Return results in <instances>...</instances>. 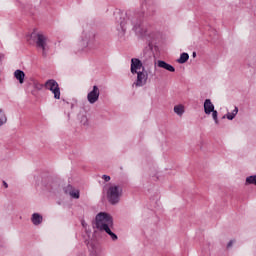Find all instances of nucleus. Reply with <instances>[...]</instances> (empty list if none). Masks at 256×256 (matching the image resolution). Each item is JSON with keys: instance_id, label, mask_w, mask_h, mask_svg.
Listing matches in <instances>:
<instances>
[{"instance_id": "obj_1", "label": "nucleus", "mask_w": 256, "mask_h": 256, "mask_svg": "<svg viewBox=\"0 0 256 256\" xmlns=\"http://www.w3.org/2000/svg\"><path fill=\"white\" fill-rule=\"evenodd\" d=\"M153 15H155V8L151 6L142 11V13L126 12L125 14H116L118 37L123 39L125 33H127V29H131L140 37L147 35V30L143 27V19L153 17Z\"/></svg>"}, {"instance_id": "obj_2", "label": "nucleus", "mask_w": 256, "mask_h": 256, "mask_svg": "<svg viewBox=\"0 0 256 256\" xmlns=\"http://www.w3.org/2000/svg\"><path fill=\"white\" fill-rule=\"evenodd\" d=\"M142 69V71H138ZM130 71L132 75H137L136 81L133 83V87H144L147 85V79H149V73L143 67V63L139 58H132L131 59V67Z\"/></svg>"}, {"instance_id": "obj_3", "label": "nucleus", "mask_w": 256, "mask_h": 256, "mask_svg": "<svg viewBox=\"0 0 256 256\" xmlns=\"http://www.w3.org/2000/svg\"><path fill=\"white\" fill-rule=\"evenodd\" d=\"M95 227L99 231H106L113 227V217L105 212H100L96 215Z\"/></svg>"}, {"instance_id": "obj_4", "label": "nucleus", "mask_w": 256, "mask_h": 256, "mask_svg": "<svg viewBox=\"0 0 256 256\" xmlns=\"http://www.w3.org/2000/svg\"><path fill=\"white\" fill-rule=\"evenodd\" d=\"M123 195V188L117 185H111L107 192L106 197L110 205H117Z\"/></svg>"}, {"instance_id": "obj_5", "label": "nucleus", "mask_w": 256, "mask_h": 256, "mask_svg": "<svg viewBox=\"0 0 256 256\" xmlns=\"http://www.w3.org/2000/svg\"><path fill=\"white\" fill-rule=\"evenodd\" d=\"M49 37L43 32L36 34V47L41 49L42 57H47V51H49Z\"/></svg>"}, {"instance_id": "obj_6", "label": "nucleus", "mask_w": 256, "mask_h": 256, "mask_svg": "<svg viewBox=\"0 0 256 256\" xmlns=\"http://www.w3.org/2000/svg\"><path fill=\"white\" fill-rule=\"evenodd\" d=\"M46 89L51 91L54 95V99H61V88H59V83L54 79H50L45 83Z\"/></svg>"}, {"instance_id": "obj_7", "label": "nucleus", "mask_w": 256, "mask_h": 256, "mask_svg": "<svg viewBox=\"0 0 256 256\" xmlns=\"http://www.w3.org/2000/svg\"><path fill=\"white\" fill-rule=\"evenodd\" d=\"M99 95H101L99 87L93 86L92 91H90L87 95V99L90 105H94V103H97V101H99Z\"/></svg>"}, {"instance_id": "obj_8", "label": "nucleus", "mask_w": 256, "mask_h": 256, "mask_svg": "<svg viewBox=\"0 0 256 256\" xmlns=\"http://www.w3.org/2000/svg\"><path fill=\"white\" fill-rule=\"evenodd\" d=\"M140 61L142 63V69L143 67H150L151 65H153V57L149 53H144Z\"/></svg>"}, {"instance_id": "obj_9", "label": "nucleus", "mask_w": 256, "mask_h": 256, "mask_svg": "<svg viewBox=\"0 0 256 256\" xmlns=\"http://www.w3.org/2000/svg\"><path fill=\"white\" fill-rule=\"evenodd\" d=\"M157 67H159L160 69H165L166 71H169L170 73H175V67H173V65H171L163 60L157 61Z\"/></svg>"}, {"instance_id": "obj_10", "label": "nucleus", "mask_w": 256, "mask_h": 256, "mask_svg": "<svg viewBox=\"0 0 256 256\" xmlns=\"http://www.w3.org/2000/svg\"><path fill=\"white\" fill-rule=\"evenodd\" d=\"M215 111V105L211 102V99H206L204 101V113L206 115H211V112Z\"/></svg>"}, {"instance_id": "obj_11", "label": "nucleus", "mask_w": 256, "mask_h": 256, "mask_svg": "<svg viewBox=\"0 0 256 256\" xmlns=\"http://www.w3.org/2000/svg\"><path fill=\"white\" fill-rule=\"evenodd\" d=\"M31 221H32V224L37 227L41 225V223H43V215L39 213H33L31 217Z\"/></svg>"}, {"instance_id": "obj_12", "label": "nucleus", "mask_w": 256, "mask_h": 256, "mask_svg": "<svg viewBox=\"0 0 256 256\" xmlns=\"http://www.w3.org/2000/svg\"><path fill=\"white\" fill-rule=\"evenodd\" d=\"M14 77L20 83V85L25 83V72H23V70H16L14 72Z\"/></svg>"}, {"instance_id": "obj_13", "label": "nucleus", "mask_w": 256, "mask_h": 256, "mask_svg": "<svg viewBox=\"0 0 256 256\" xmlns=\"http://www.w3.org/2000/svg\"><path fill=\"white\" fill-rule=\"evenodd\" d=\"M66 193H68L73 199H79V190L72 189L71 186H68V190H66Z\"/></svg>"}, {"instance_id": "obj_14", "label": "nucleus", "mask_w": 256, "mask_h": 256, "mask_svg": "<svg viewBox=\"0 0 256 256\" xmlns=\"http://www.w3.org/2000/svg\"><path fill=\"white\" fill-rule=\"evenodd\" d=\"M174 113H176V115L179 117H182L183 113H185V106L182 104L174 106Z\"/></svg>"}, {"instance_id": "obj_15", "label": "nucleus", "mask_w": 256, "mask_h": 256, "mask_svg": "<svg viewBox=\"0 0 256 256\" xmlns=\"http://www.w3.org/2000/svg\"><path fill=\"white\" fill-rule=\"evenodd\" d=\"M81 39H82L84 45H88L89 41H91V34H90V32H85L84 31L82 33Z\"/></svg>"}, {"instance_id": "obj_16", "label": "nucleus", "mask_w": 256, "mask_h": 256, "mask_svg": "<svg viewBox=\"0 0 256 256\" xmlns=\"http://www.w3.org/2000/svg\"><path fill=\"white\" fill-rule=\"evenodd\" d=\"M237 113H239V108L235 107L231 113H227L226 117L229 121H233L237 117Z\"/></svg>"}, {"instance_id": "obj_17", "label": "nucleus", "mask_w": 256, "mask_h": 256, "mask_svg": "<svg viewBox=\"0 0 256 256\" xmlns=\"http://www.w3.org/2000/svg\"><path fill=\"white\" fill-rule=\"evenodd\" d=\"M7 123V114H5V110L0 109V127H3Z\"/></svg>"}, {"instance_id": "obj_18", "label": "nucleus", "mask_w": 256, "mask_h": 256, "mask_svg": "<svg viewBox=\"0 0 256 256\" xmlns=\"http://www.w3.org/2000/svg\"><path fill=\"white\" fill-rule=\"evenodd\" d=\"M187 61H189V54L184 52L180 55V58L177 60V63L183 65V63H187Z\"/></svg>"}, {"instance_id": "obj_19", "label": "nucleus", "mask_w": 256, "mask_h": 256, "mask_svg": "<svg viewBox=\"0 0 256 256\" xmlns=\"http://www.w3.org/2000/svg\"><path fill=\"white\" fill-rule=\"evenodd\" d=\"M105 233L109 234V236L111 237L112 241H117L118 237L116 236L115 233H113L111 231V228H107V230H105Z\"/></svg>"}, {"instance_id": "obj_20", "label": "nucleus", "mask_w": 256, "mask_h": 256, "mask_svg": "<svg viewBox=\"0 0 256 256\" xmlns=\"http://www.w3.org/2000/svg\"><path fill=\"white\" fill-rule=\"evenodd\" d=\"M211 113H212V118L215 121V124L219 125V118H218L219 113L217 112V110H213Z\"/></svg>"}, {"instance_id": "obj_21", "label": "nucleus", "mask_w": 256, "mask_h": 256, "mask_svg": "<svg viewBox=\"0 0 256 256\" xmlns=\"http://www.w3.org/2000/svg\"><path fill=\"white\" fill-rule=\"evenodd\" d=\"M102 179H104V181H105L106 183H109V181H111V176L103 175V176H102Z\"/></svg>"}, {"instance_id": "obj_22", "label": "nucleus", "mask_w": 256, "mask_h": 256, "mask_svg": "<svg viewBox=\"0 0 256 256\" xmlns=\"http://www.w3.org/2000/svg\"><path fill=\"white\" fill-rule=\"evenodd\" d=\"M81 123H83L84 125H87V116L81 117Z\"/></svg>"}, {"instance_id": "obj_23", "label": "nucleus", "mask_w": 256, "mask_h": 256, "mask_svg": "<svg viewBox=\"0 0 256 256\" xmlns=\"http://www.w3.org/2000/svg\"><path fill=\"white\" fill-rule=\"evenodd\" d=\"M4 59H5V54L0 53V65L3 63Z\"/></svg>"}, {"instance_id": "obj_24", "label": "nucleus", "mask_w": 256, "mask_h": 256, "mask_svg": "<svg viewBox=\"0 0 256 256\" xmlns=\"http://www.w3.org/2000/svg\"><path fill=\"white\" fill-rule=\"evenodd\" d=\"M233 243H235V241L233 240L229 241L227 244V249H230V247H233Z\"/></svg>"}, {"instance_id": "obj_25", "label": "nucleus", "mask_w": 256, "mask_h": 256, "mask_svg": "<svg viewBox=\"0 0 256 256\" xmlns=\"http://www.w3.org/2000/svg\"><path fill=\"white\" fill-rule=\"evenodd\" d=\"M81 225L84 227V229H87V222H85V220L81 221Z\"/></svg>"}, {"instance_id": "obj_26", "label": "nucleus", "mask_w": 256, "mask_h": 256, "mask_svg": "<svg viewBox=\"0 0 256 256\" xmlns=\"http://www.w3.org/2000/svg\"><path fill=\"white\" fill-rule=\"evenodd\" d=\"M3 185H4L5 189H7V187H9V185L7 184V182H3Z\"/></svg>"}, {"instance_id": "obj_27", "label": "nucleus", "mask_w": 256, "mask_h": 256, "mask_svg": "<svg viewBox=\"0 0 256 256\" xmlns=\"http://www.w3.org/2000/svg\"><path fill=\"white\" fill-rule=\"evenodd\" d=\"M192 57H197V53L193 52Z\"/></svg>"}]
</instances>
